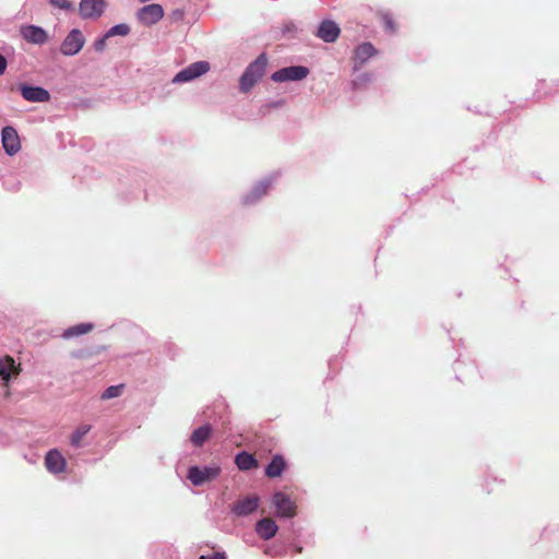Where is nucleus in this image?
Wrapping results in <instances>:
<instances>
[{
  "mask_svg": "<svg viewBox=\"0 0 559 559\" xmlns=\"http://www.w3.org/2000/svg\"><path fill=\"white\" fill-rule=\"evenodd\" d=\"M85 38L81 31L72 29L61 44L60 51L64 56H74L81 51Z\"/></svg>",
  "mask_w": 559,
  "mask_h": 559,
  "instance_id": "obj_5",
  "label": "nucleus"
},
{
  "mask_svg": "<svg viewBox=\"0 0 559 559\" xmlns=\"http://www.w3.org/2000/svg\"><path fill=\"white\" fill-rule=\"evenodd\" d=\"M210 70V63L207 61H197L188 66L187 68L179 71L173 79L174 83H185L192 81Z\"/></svg>",
  "mask_w": 559,
  "mask_h": 559,
  "instance_id": "obj_3",
  "label": "nucleus"
},
{
  "mask_svg": "<svg viewBox=\"0 0 559 559\" xmlns=\"http://www.w3.org/2000/svg\"><path fill=\"white\" fill-rule=\"evenodd\" d=\"M8 62L7 59L0 55V75H2L7 69Z\"/></svg>",
  "mask_w": 559,
  "mask_h": 559,
  "instance_id": "obj_32",
  "label": "nucleus"
},
{
  "mask_svg": "<svg viewBox=\"0 0 559 559\" xmlns=\"http://www.w3.org/2000/svg\"><path fill=\"white\" fill-rule=\"evenodd\" d=\"M260 504V498L258 496H249L237 500L234 503L233 511L238 516H246L253 513Z\"/></svg>",
  "mask_w": 559,
  "mask_h": 559,
  "instance_id": "obj_13",
  "label": "nucleus"
},
{
  "mask_svg": "<svg viewBox=\"0 0 559 559\" xmlns=\"http://www.w3.org/2000/svg\"><path fill=\"white\" fill-rule=\"evenodd\" d=\"M49 3L52 7H56V8L62 9V10H71L72 9V3L68 0H49Z\"/></svg>",
  "mask_w": 559,
  "mask_h": 559,
  "instance_id": "obj_27",
  "label": "nucleus"
},
{
  "mask_svg": "<svg viewBox=\"0 0 559 559\" xmlns=\"http://www.w3.org/2000/svg\"><path fill=\"white\" fill-rule=\"evenodd\" d=\"M199 559H226L225 555L224 554H219V552H214L212 555H209V556H201Z\"/></svg>",
  "mask_w": 559,
  "mask_h": 559,
  "instance_id": "obj_31",
  "label": "nucleus"
},
{
  "mask_svg": "<svg viewBox=\"0 0 559 559\" xmlns=\"http://www.w3.org/2000/svg\"><path fill=\"white\" fill-rule=\"evenodd\" d=\"M211 433H212V428L210 425H204V426H201L199 428H197L191 437H190V440L191 442L197 445V447H202L204 444L205 441H207L211 437Z\"/></svg>",
  "mask_w": 559,
  "mask_h": 559,
  "instance_id": "obj_20",
  "label": "nucleus"
},
{
  "mask_svg": "<svg viewBox=\"0 0 559 559\" xmlns=\"http://www.w3.org/2000/svg\"><path fill=\"white\" fill-rule=\"evenodd\" d=\"M91 430V425L83 424L76 427L70 437L71 444L75 448L81 447V441Z\"/></svg>",
  "mask_w": 559,
  "mask_h": 559,
  "instance_id": "obj_22",
  "label": "nucleus"
},
{
  "mask_svg": "<svg viewBox=\"0 0 559 559\" xmlns=\"http://www.w3.org/2000/svg\"><path fill=\"white\" fill-rule=\"evenodd\" d=\"M341 34L338 25L331 20H324L318 27L317 36L325 43H334Z\"/></svg>",
  "mask_w": 559,
  "mask_h": 559,
  "instance_id": "obj_11",
  "label": "nucleus"
},
{
  "mask_svg": "<svg viewBox=\"0 0 559 559\" xmlns=\"http://www.w3.org/2000/svg\"><path fill=\"white\" fill-rule=\"evenodd\" d=\"M185 17V12L181 9H176L171 12V19L175 21H182Z\"/></svg>",
  "mask_w": 559,
  "mask_h": 559,
  "instance_id": "obj_29",
  "label": "nucleus"
},
{
  "mask_svg": "<svg viewBox=\"0 0 559 559\" xmlns=\"http://www.w3.org/2000/svg\"><path fill=\"white\" fill-rule=\"evenodd\" d=\"M165 15L164 9L158 3H152L140 8L136 11V20L145 26H152L158 23Z\"/></svg>",
  "mask_w": 559,
  "mask_h": 559,
  "instance_id": "obj_2",
  "label": "nucleus"
},
{
  "mask_svg": "<svg viewBox=\"0 0 559 559\" xmlns=\"http://www.w3.org/2000/svg\"><path fill=\"white\" fill-rule=\"evenodd\" d=\"M20 91L23 98L32 103H47L50 100V94L47 90L40 86H31L26 84L20 85Z\"/></svg>",
  "mask_w": 559,
  "mask_h": 559,
  "instance_id": "obj_9",
  "label": "nucleus"
},
{
  "mask_svg": "<svg viewBox=\"0 0 559 559\" xmlns=\"http://www.w3.org/2000/svg\"><path fill=\"white\" fill-rule=\"evenodd\" d=\"M284 105V100H277V102H274V103H269L264 106V110L265 111H270L272 108H277V107H281Z\"/></svg>",
  "mask_w": 559,
  "mask_h": 559,
  "instance_id": "obj_30",
  "label": "nucleus"
},
{
  "mask_svg": "<svg viewBox=\"0 0 559 559\" xmlns=\"http://www.w3.org/2000/svg\"><path fill=\"white\" fill-rule=\"evenodd\" d=\"M21 35L26 41L35 45H43L48 40L46 31L35 25L23 26L21 28Z\"/></svg>",
  "mask_w": 559,
  "mask_h": 559,
  "instance_id": "obj_14",
  "label": "nucleus"
},
{
  "mask_svg": "<svg viewBox=\"0 0 559 559\" xmlns=\"http://www.w3.org/2000/svg\"><path fill=\"white\" fill-rule=\"evenodd\" d=\"M45 465L50 473L59 474L64 472L67 467V461L57 449H52L48 451L45 456Z\"/></svg>",
  "mask_w": 559,
  "mask_h": 559,
  "instance_id": "obj_12",
  "label": "nucleus"
},
{
  "mask_svg": "<svg viewBox=\"0 0 559 559\" xmlns=\"http://www.w3.org/2000/svg\"><path fill=\"white\" fill-rule=\"evenodd\" d=\"M286 461L282 455H274L270 464L265 468V475L269 478H276L282 475L286 468Z\"/></svg>",
  "mask_w": 559,
  "mask_h": 559,
  "instance_id": "obj_18",
  "label": "nucleus"
},
{
  "mask_svg": "<svg viewBox=\"0 0 559 559\" xmlns=\"http://www.w3.org/2000/svg\"><path fill=\"white\" fill-rule=\"evenodd\" d=\"M93 328L94 325L92 323H80L64 330L62 333V337L71 338L83 334H87L93 330Z\"/></svg>",
  "mask_w": 559,
  "mask_h": 559,
  "instance_id": "obj_21",
  "label": "nucleus"
},
{
  "mask_svg": "<svg viewBox=\"0 0 559 559\" xmlns=\"http://www.w3.org/2000/svg\"><path fill=\"white\" fill-rule=\"evenodd\" d=\"M123 386H124L123 384H119V385H111V386L107 388L102 394V400H110V399L120 396L122 393Z\"/></svg>",
  "mask_w": 559,
  "mask_h": 559,
  "instance_id": "obj_24",
  "label": "nucleus"
},
{
  "mask_svg": "<svg viewBox=\"0 0 559 559\" xmlns=\"http://www.w3.org/2000/svg\"><path fill=\"white\" fill-rule=\"evenodd\" d=\"M221 473L219 466H205L198 467L192 466L189 468L188 478L194 486H201L206 481H211L216 478Z\"/></svg>",
  "mask_w": 559,
  "mask_h": 559,
  "instance_id": "obj_4",
  "label": "nucleus"
},
{
  "mask_svg": "<svg viewBox=\"0 0 559 559\" xmlns=\"http://www.w3.org/2000/svg\"><path fill=\"white\" fill-rule=\"evenodd\" d=\"M376 53L377 50L371 43H362L355 50V60L361 66Z\"/></svg>",
  "mask_w": 559,
  "mask_h": 559,
  "instance_id": "obj_19",
  "label": "nucleus"
},
{
  "mask_svg": "<svg viewBox=\"0 0 559 559\" xmlns=\"http://www.w3.org/2000/svg\"><path fill=\"white\" fill-rule=\"evenodd\" d=\"M104 0H81L79 11L83 19L97 20L104 13Z\"/></svg>",
  "mask_w": 559,
  "mask_h": 559,
  "instance_id": "obj_7",
  "label": "nucleus"
},
{
  "mask_svg": "<svg viewBox=\"0 0 559 559\" xmlns=\"http://www.w3.org/2000/svg\"><path fill=\"white\" fill-rule=\"evenodd\" d=\"M371 82V75L369 73H362L352 81V87L354 91L366 87Z\"/></svg>",
  "mask_w": 559,
  "mask_h": 559,
  "instance_id": "obj_23",
  "label": "nucleus"
},
{
  "mask_svg": "<svg viewBox=\"0 0 559 559\" xmlns=\"http://www.w3.org/2000/svg\"><path fill=\"white\" fill-rule=\"evenodd\" d=\"M277 530L276 523L270 518L262 519L255 524L258 535L265 540L274 537Z\"/></svg>",
  "mask_w": 559,
  "mask_h": 559,
  "instance_id": "obj_16",
  "label": "nucleus"
},
{
  "mask_svg": "<svg viewBox=\"0 0 559 559\" xmlns=\"http://www.w3.org/2000/svg\"><path fill=\"white\" fill-rule=\"evenodd\" d=\"M108 37H106V35L99 39H97L95 43H94V48L96 51H103L105 46H106V39Z\"/></svg>",
  "mask_w": 559,
  "mask_h": 559,
  "instance_id": "obj_28",
  "label": "nucleus"
},
{
  "mask_svg": "<svg viewBox=\"0 0 559 559\" xmlns=\"http://www.w3.org/2000/svg\"><path fill=\"white\" fill-rule=\"evenodd\" d=\"M20 372L21 366L15 365V360L11 356L5 355L0 358V378L5 382V384H8L12 374L17 376Z\"/></svg>",
  "mask_w": 559,
  "mask_h": 559,
  "instance_id": "obj_15",
  "label": "nucleus"
},
{
  "mask_svg": "<svg viewBox=\"0 0 559 559\" xmlns=\"http://www.w3.org/2000/svg\"><path fill=\"white\" fill-rule=\"evenodd\" d=\"M235 464L240 471H250L259 466L253 454L242 451L235 456Z\"/></svg>",
  "mask_w": 559,
  "mask_h": 559,
  "instance_id": "obj_17",
  "label": "nucleus"
},
{
  "mask_svg": "<svg viewBox=\"0 0 559 559\" xmlns=\"http://www.w3.org/2000/svg\"><path fill=\"white\" fill-rule=\"evenodd\" d=\"M130 33V27L127 24H117L112 26L107 33L106 37H112V36H127Z\"/></svg>",
  "mask_w": 559,
  "mask_h": 559,
  "instance_id": "obj_25",
  "label": "nucleus"
},
{
  "mask_svg": "<svg viewBox=\"0 0 559 559\" xmlns=\"http://www.w3.org/2000/svg\"><path fill=\"white\" fill-rule=\"evenodd\" d=\"M309 69L302 66L283 68L272 74L274 82L300 81L307 78Z\"/></svg>",
  "mask_w": 559,
  "mask_h": 559,
  "instance_id": "obj_6",
  "label": "nucleus"
},
{
  "mask_svg": "<svg viewBox=\"0 0 559 559\" xmlns=\"http://www.w3.org/2000/svg\"><path fill=\"white\" fill-rule=\"evenodd\" d=\"M382 21L385 25V28L389 32L394 33L397 29V26L395 25L393 17L389 13L382 15Z\"/></svg>",
  "mask_w": 559,
  "mask_h": 559,
  "instance_id": "obj_26",
  "label": "nucleus"
},
{
  "mask_svg": "<svg viewBox=\"0 0 559 559\" xmlns=\"http://www.w3.org/2000/svg\"><path fill=\"white\" fill-rule=\"evenodd\" d=\"M273 503L276 508V513L280 516L293 518L296 513L295 503L290 500V498L287 495L283 492L274 493Z\"/></svg>",
  "mask_w": 559,
  "mask_h": 559,
  "instance_id": "obj_10",
  "label": "nucleus"
},
{
  "mask_svg": "<svg viewBox=\"0 0 559 559\" xmlns=\"http://www.w3.org/2000/svg\"><path fill=\"white\" fill-rule=\"evenodd\" d=\"M266 66V55L261 53L247 67L239 81V88L241 92L248 93L264 76Z\"/></svg>",
  "mask_w": 559,
  "mask_h": 559,
  "instance_id": "obj_1",
  "label": "nucleus"
},
{
  "mask_svg": "<svg viewBox=\"0 0 559 559\" xmlns=\"http://www.w3.org/2000/svg\"><path fill=\"white\" fill-rule=\"evenodd\" d=\"M2 146L10 156L21 150V142L16 130L13 127H4L1 132Z\"/></svg>",
  "mask_w": 559,
  "mask_h": 559,
  "instance_id": "obj_8",
  "label": "nucleus"
}]
</instances>
